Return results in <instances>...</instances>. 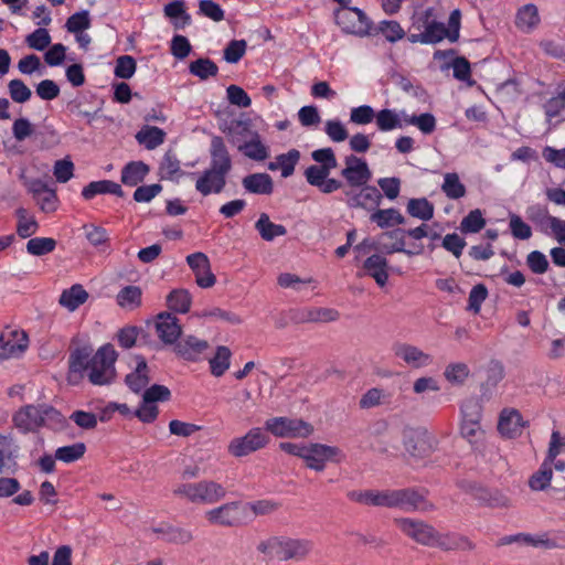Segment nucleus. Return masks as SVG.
Here are the masks:
<instances>
[{"mask_svg":"<svg viewBox=\"0 0 565 565\" xmlns=\"http://www.w3.org/2000/svg\"><path fill=\"white\" fill-rule=\"evenodd\" d=\"M486 225V220L479 209L472 210L460 223V231L463 234L478 233Z\"/></svg>","mask_w":565,"mask_h":565,"instance_id":"obj_55","label":"nucleus"},{"mask_svg":"<svg viewBox=\"0 0 565 565\" xmlns=\"http://www.w3.org/2000/svg\"><path fill=\"white\" fill-rule=\"evenodd\" d=\"M142 291L138 286L124 287L116 297L117 305L126 310H134L141 305Z\"/></svg>","mask_w":565,"mask_h":565,"instance_id":"obj_43","label":"nucleus"},{"mask_svg":"<svg viewBox=\"0 0 565 565\" xmlns=\"http://www.w3.org/2000/svg\"><path fill=\"white\" fill-rule=\"evenodd\" d=\"M14 426L22 433L35 431L40 427L57 429L64 426V416L50 405H26L13 415Z\"/></svg>","mask_w":565,"mask_h":565,"instance_id":"obj_2","label":"nucleus"},{"mask_svg":"<svg viewBox=\"0 0 565 565\" xmlns=\"http://www.w3.org/2000/svg\"><path fill=\"white\" fill-rule=\"evenodd\" d=\"M136 72V61L130 55L119 56L115 65V75L122 79L132 77Z\"/></svg>","mask_w":565,"mask_h":565,"instance_id":"obj_63","label":"nucleus"},{"mask_svg":"<svg viewBox=\"0 0 565 565\" xmlns=\"http://www.w3.org/2000/svg\"><path fill=\"white\" fill-rule=\"evenodd\" d=\"M242 185L247 193L270 195L274 192V182L269 174L264 172L252 173L243 178Z\"/></svg>","mask_w":565,"mask_h":565,"instance_id":"obj_28","label":"nucleus"},{"mask_svg":"<svg viewBox=\"0 0 565 565\" xmlns=\"http://www.w3.org/2000/svg\"><path fill=\"white\" fill-rule=\"evenodd\" d=\"M299 159L300 152L297 149H291L286 153L277 156L276 160L268 164V169L270 171L280 170L281 177L288 178L294 173L295 167L298 163Z\"/></svg>","mask_w":565,"mask_h":565,"instance_id":"obj_32","label":"nucleus"},{"mask_svg":"<svg viewBox=\"0 0 565 565\" xmlns=\"http://www.w3.org/2000/svg\"><path fill=\"white\" fill-rule=\"evenodd\" d=\"M25 43L33 50L43 51L50 45L51 35L45 28H39L25 38Z\"/></svg>","mask_w":565,"mask_h":565,"instance_id":"obj_59","label":"nucleus"},{"mask_svg":"<svg viewBox=\"0 0 565 565\" xmlns=\"http://www.w3.org/2000/svg\"><path fill=\"white\" fill-rule=\"evenodd\" d=\"M367 275H370L380 287H384L388 279L387 273V260L379 255L374 254L367 257L363 265Z\"/></svg>","mask_w":565,"mask_h":565,"instance_id":"obj_30","label":"nucleus"},{"mask_svg":"<svg viewBox=\"0 0 565 565\" xmlns=\"http://www.w3.org/2000/svg\"><path fill=\"white\" fill-rule=\"evenodd\" d=\"M15 215L18 218L17 234L21 238H29L38 232V230H39L38 221L35 220V217L33 215H30V213L24 207H19L15 211Z\"/></svg>","mask_w":565,"mask_h":565,"instance_id":"obj_41","label":"nucleus"},{"mask_svg":"<svg viewBox=\"0 0 565 565\" xmlns=\"http://www.w3.org/2000/svg\"><path fill=\"white\" fill-rule=\"evenodd\" d=\"M396 508L404 511H431L434 505L414 489H396Z\"/></svg>","mask_w":565,"mask_h":565,"instance_id":"obj_22","label":"nucleus"},{"mask_svg":"<svg viewBox=\"0 0 565 565\" xmlns=\"http://www.w3.org/2000/svg\"><path fill=\"white\" fill-rule=\"evenodd\" d=\"M231 356L232 352L227 347H217L214 356L209 361L211 373L216 377L222 376L230 369Z\"/></svg>","mask_w":565,"mask_h":565,"instance_id":"obj_44","label":"nucleus"},{"mask_svg":"<svg viewBox=\"0 0 565 565\" xmlns=\"http://www.w3.org/2000/svg\"><path fill=\"white\" fill-rule=\"evenodd\" d=\"M56 247V241L51 237H34L26 243V252L33 256H43L52 253Z\"/></svg>","mask_w":565,"mask_h":565,"instance_id":"obj_53","label":"nucleus"},{"mask_svg":"<svg viewBox=\"0 0 565 565\" xmlns=\"http://www.w3.org/2000/svg\"><path fill=\"white\" fill-rule=\"evenodd\" d=\"M341 175L351 189L363 186L372 179V172L366 161L354 154L344 158V168L341 170Z\"/></svg>","mask_w":565,"mask_h":565,"instance_id":"obj_12","label":"nucleus"},{"mask_svg":"<svg viewBox=\"0 0 565 565\" xmlns=\"http://www.w3.org/2000/svg\"><path fill=\"white\" fill-rule=\"evenodd\" d=\"M512 543H521L525 545H532V546H543L546 548H554L556 547V544L547 537L546 534L533 536L530 534L519 533L515 535H508L500 540L501 545H509Z\"/></svg>","mask_w":565,"mask_h":565,"instance_id":"obj_33","label":"nucleus"},{"mask_svg":"<svg viewBox=\"0 0 565 565\" xmlns=\"http://www.w3.org/2000/svg\"><path fill=\"white\" fill-rule=\"evenodd\" d=\"M149 172V168L141 161H132L126 164L121 171V182L125 185L135 186L140 183Z\"/></svg>","mask_w":565,"mask_h":565,"instance_id":"obj_37","label":"nucleus"},{"mask_svg":"<svg viewBox=\"0 0 565 565\" xmlns=\"http://www.w3.org/2000/svg\"><path fill=\"white\" fill-rule=\"evenodd\" d=\"M233 136V142L237 145L238 151L245 157L255 160L264 161L268 157V149L262 142L257 132L252 131L247 124L236 121L230 129Z\"/></svg>","mask_w":565,"mask_h":565,"instance_id":"obj_4","label":"nucleus"},{"mask_svg":"<svg viewBox=\"0 0 565 565\" xmlns=\"http://www.w3.org/2000/svg\"><path fill=\"white\" fill-rule=\"evenodd\" d=\"M173 493L191 503L212 505L225 498L226 490L221 483L204 479L180 483L173 489Z\"/></svg>","mask_w":565,"mask_h":565,"instance_id":"obj_3","label":"nucleus"},{"mask_svg":"<svg viewBox=\"0 0 565 565\" xmlns=\"http://www.w3.org/2000/svg\"><path fill=\"white\" fill-rule=\"evenodd\" d=\"M164 138L166 132L154 126H145L136 135L137 141L149 150L162 145L164 142Z\"/></svg>","mask_w":565,"mask_h":565,"instance_id":"obj_38","label":"nucleus"},{"mask_svg":"<svg viewBox=\"0 0 565 565\" xmlns=\"http://www.w3.org/2000/svg\"><path fill=\"white\" fill-rule=\"evenodd\" d=\"M382 239H391L392 242H382V249L386 254L404 253L406 255H419L424 250V246L420 243H413L407 245L405 242L404 230H394L386 232L382 235Z\"/></svg>","mask_w":565,"mask_h":565,"instance_id":"obj_18","label":"nucleus"},{"mask_svg":"<svg viewBox=\"0 0 565 565\" xmlns=\"http://www.w3.org/2000/svg\"><path fill=\"white\" fill-rule=\"evenodd\" d=\"M406 121L407 113L405 110L384 108L376 113L375 122L380 131L402 129L406 127Z\"/></svg>","mask_w":565,"mask_h":565,"instance_id":"obj_26","label":"nucleus"},{"mask_svg":"<svg viewBox=\"0 0 565 565\" xmlns=\"http://www.w3.org/2000/svg\"><path fill=\"white\" fill-rule=\"evenodd\" d=\"M189 71L192 75L205 81L209 77L215 76L218 72V67L210 58H198L190 63Z\"/></svg>","mask_w":565,"mask_h":565,"instance_id":"obj_49","label":"nucleus"},{"mask_svg":"<svg viewBox=\"0 0 565 565\" xmlns=\"http://www.w3.org/2000/svg\"><path fill=\"white\" fill-rule=\"evenodd\" d=\"M417 127L424 135H430L436 129V118L430 113H424L420 115H408L406 126Z\"/></svg>","mask_w":565,"mask_h":565,"instance_id":"obj_54","label":"nucleus"},{"mask_svg":"<svg viewBox=\"0 0 565 565\" xmlns=\"http://www.w3.org/2000/svg\"><path fill=\"white\" fill-rule=\"evenodd\" d=\"M527 426L515 408H504L501 411L498 423L499 433L505 438H516L522 435L523 429Z\"/></svg>","mask_w":565,"mask_h":565,"instance_id":"obj_19","label":"nucleus"},{"mask_svg":"<svg viewBox=\"0 0 565 565\" xmlns=\"http://www.w3.org/2000/svg\"><path fill=\"white\" fill-rule=\"evenodd\" d=\"M265 429L277 438H307L313 433L311 424L300 418L286 416L267 419Z\"/></svg>","mask_w":565,"mask_h":565,"instance_id":"obj_6","label":"nucleus"},{"mask_svg":"<svg viewBox=\"0 0 565 565\" xmlns=\"http://www.w3.org/2000/svg\"><path fill=\"white\" fill-rule=\"evenodd\" d=\"M135 362L136 366L126 375L125 382L132 392L139 393L149 384V367L142 356H136Z\"/></svg>","mask_w":565,"mask_h":565,"instance_id":"obj_29","label":"nucleus"},{"mask_svg":"<svg viewBox=\"0 0 565 565\" xmlns=\"http://www.w3.org/2000/svg\"><path fill=\"white\" fill-rule=\"evenodd\" d=\"M344 458L342 450L334 446L312 443L308 444L305 461L308 468L322 471L327 462H340Z\"/></svg>","mask_w":565,"mask_h":565,"instance_id":"obj_10","label":"nucleus"},{"mask_svg":"<svg viewBox=\"0 0 565 565\" xmlns=\"http://www.w3.org/2000/svg\"><path fill=\"white\" fill-rule=\"evenodd\" d=\"M207 348V341L189 335L175 344L174 351L184 360L195 362L200 360L201 355Z\"/></svg>","mask_w":565,"mask_h":565,"instance_id":"obj_27","label":"nucleus"},{"mask_svg":"<svg viewBox=\"0 0 565 565\" xmlns=\"http://www.w3.org/2000/svg\"><path fill=\"white\" fill-rule=\"evenodd\" d=\"M192 303V296L186 289H173L167 296V306L178 313H186Z\"/></svg>","mask_w":565,"mask_h":565,"instance_id":"obj_42","label":"nucleus"},{"mask_svg":"<svg viewBox=\"0 0 565 565\" xmlns=\"http://www.w3.org/2000/svg\"><path fill=\"white\" fill-rule=\"evenodd\" d=\"M8 90L11 99L18 104L26 103L32 96L31 89L19 78L8 83Z\"/></svg>","mask_w":565,"mask_h":565,"instance_id":"obj_57","label":"nucleus"},{"mask_svg":"<svg viewBox=\"0 0 565 565\" xmlns=\"http://www.w3.org/2000/svg\"><path fill=\"white\" fill-rule=\"evenodd\" d=\"M210 154L211 162L209 168L228 175L232 170V159L221 137L212 139Z\"/></svg>","mask_w":565,"mask_h":565,"instance_id":"obj_23","label":"nucleus"},{"mask_svg":"<svg viewBox=\"0 0 565 565\" xmlns=\"http://www.w3.org/2000/svg\"><path fill=\"white\" fill-rule=\"evenodd\" d=\"M116 360L117 352L109 343L102 345L92 356L85 350H76L70 356V370L83 372L94 385H108L116 376Z\"/></svg>","mask_w":565,"mask_h":565,"instance_id":"obj_1","label":"nucleus"},{"mask_svg":"<svg viewBox=\"0 0 565 565\" xmlns=\"http://www.w3.org/2000/svg\"><path fill=\"white\" fill-rule=\"evenodd\" d=\"M396 526L408 537L417 543L427 545L435 539V530L433 526L414 519L401 518L395 519Z\"/></svg>","mask_w":565,"mask_h":565,"instance_id":"obj_15","label":"nucleus"},{"mask_svg":"<svg viewBox=\"0 0 565 565\" xmlns=\"http://www.w3.org/2000/svg\"><path fill=\"white\" fill-rule=\"evenodd\" d=\"M192 540V532L183 527L167 526L163 531V541L168 543L186 544Z\"/></svg>","mask_w":565,"mask_h":565,"instance_id":"obj_61","label":"nucleus"},{"mask_svg":"<svg viewBox=\"0 0 565 565\" xmlns=\"http://www.w3.org/2000/svg\"><path fill=\"white\" fill-rule=\"evenodd\" d=\"M339 318V312L330 308H301L292 311L291 319L297 323L330 322Z\"/></svg>","mask_w":565,"mask_h":565,"instance_id":"obj_24","label":"nucleus"},{"mask_svg":"<svg viewBox=\"0 0 565 565\" xmlns=\"http://www.w3.org/2000/svg\"><path fill=\"white\" fill-rule=\"evenodd\" d=\"M269 436L259 427L249 429L244 436L233 438L227 447L234 457H244L267 446Z\"/></svg>","mask_w":565,"mask_h":565,"instance_id":"obj_9","label":"nucleus"},{"mask_svg":"<svg viewBox=\"0 0 565 565\" xmlns=\"http://www.w3.org/2000/svg\"><path fill=\"white\" fill-rule=\"evenodd\" d=\"M445 38H449L448 29L444 23L435 21L419 34H412L411 41L428 44L440 42Z\"/></svg>","mask_w":565,"mask_h":565,"instance_id":"obj_35","label":"nucleus"},{"mask_svg":"<svg viewBox=\"0 0 565 565\" xmlns=\"http://www.w3.org/2000/svg\"><path fill=\"white\" fill-rule=\"evenodd\" d=\"M324 132L333 142H342L349 137L348 129L339 119L327 120L324 124Z\"/></svg>","mask_w":565,"mask_h":565,"instance_id":"obj_60","label":"nucleus"},{"mask_svg":"<svg viewBox=\"0 0 565 565\" xmlns=\"http://www.w3.org/2000/svg\"><path fill=\"white\" fill-rule=\"evenodd\" d=\"M403 440L406 451L414 457L423 456L427 450L425 436L412 429L404 430Z\"/></svg>","mask_w":565,"mask_h":565,"instance_id":"obj_45","label":"nucleus"},{"mask_svg":"<svg viewBox=\"0 0 565 565\" xmlns=\"http://www.w3.org/2000/svg\"><path fill=\"white\" fill-rule=\"evenodd\" d=\"M86 451L83 443H75L68 446L58 447L55 450V459L65 463H71L81 459Z\"/></svg>","mask_w":565,"mask_h":565,"instance_id":"obj_51","label":"nucleus"},{"mask_svg":"<svg viewBox=\"0 0 565 565\" xmlns=\"http://www.w3.org/2000/svg\"><path fill=\"white\" fill-rule=\"evenodd\" d=\"M407 213L416 218L427 222L434 216V205L427 199H411L406 206Z\"/></svg>","mask_w":565,"mask_h":565,"instance_id":"obj_46","label":"nucleus"},{"mask_svg":"<svg viewBox=\"0 0 565 565\" xmlns=\"http://www.w3.org/2000/svg\"><path fill=\"white\" fill-rule=\"evenodd\" d=\"M380 32L385 36L388 42H396L405 36V31L396 21H382L379 24Z\"/></svg>","mask_w":565,"mask_h":565,"instance_id":"obj_64","label":"nucleus"},{"mask_svg":"<svg viewBox=\"0 0 565 565\" xmlns=\"http://www.w3.org/2000/svg\"><path fill=\"white\" fill-rule=\"evenodd\" d=\"M509 227L514 238L525 241L532 236L531 226L516 214H510Z\"/></svg>","mask_w":565,"mask_h":565,"instance_id":"obj_62","label":"nucleus"},{"mask_svg":"<svg viewBox=\"0 0 565 565\" xmlns=\"http://www.w3.org/2000/svg\"><path fill=\"white\" fill-rule=\"evenodd\" d=\"M441 190L446 196L451 200H458L466 195V186L455 172H449L444 175Z\"/></svg>","mask_w":565,"mask_h":565,"instance_id":"obj_47","label":"nucleus"},{"mask_svg":"<svg viewBox=\"0 0 565 565\" xmlns=\"http://www.w3.org/2000/svg\"><path fill=\"white\" fill-rule=\"evenodd\" d=\"M469 375V366L462 362L450 363L444 371L445 379L452 385H462Z\"/></svg>","mask_w":565,"mask_h":565,"instance_id":"obj_48","label":"nucleus"},{"mask_svg":"<svg viewBox=\"0 0 565 565\" xmlns=\"http://www.w3.org/2000/svg\"><path fill=\"white\" fill-rule=\"evenodd\" d=\"M392 350L395 358L412 369L427 367L434 361L431 354L411 343L397 342L393 345Z\"/></svg>","mask_w":565,"mask_h":565,"instance_id":"obj_13","label":"nucleus"},{"mask_svg":"<svg viewBox=\"0 0 565 565\" xmlns=\"http://www.w3.org/2000/svg\"><path fill=\"white\" fill-rule=\"evenodd\" d=\"M156 331L162 342L173 344L180 338L182 328L175 316L170 312H161L157 316Z\"/></svg>","mask_w":565,"mask_h":565,"instance_id":"obj_21","label":"nucleus"},{"mask_svg":"<svg viewBox=\"0 0 565 565\" xmlns=\"http://www.w3.org/2000/svg\"><path fill=\"white\" fill-rule=\"evenodd\" d=\"M553 477L551 462L544 461L540 469L531 477L529 486L532 490L540 491L547 488Z\"/></svg>","mask_w":565,"mask_h":565,"instance_id":"obj_50","label":"nucleus"},{"mask_svg":"<svg viewBox=\"0 0 565 565\" xmlns=\"http://www.w3.org/2000/svg\"><path fill=\"white\" fill-rule=\"evenodd\" d=\"M370 218L381 228L393 227L405 222V218L401 212L393 207L376 210L371 214Z\"/></svg>","mask_w":565,"mask_h":565,"instance_id":"obj_40","label":"nucleus"},{"mask_svg":"<svg viewBox=\"0 0 565 565\" xmlns=\"http://www.w3.org/2000/svg\"><path fill=\"white\" fill-rule=\"evenodd\" d=\"M65 28L70 33H78L81 31H85L90 28V17L89 12L86 10H82L72 14L66 23Z\"/></svg>","mask_w":565,"mask_h":565,"instance_id":"obj_58","label":"nucleus"},{"mask_svg":"<svg viewBox=\"0 0 565 565\" xmlns=\"http://www.w3.org/2000/svg\"><path fill=\"white\" fill-rule=\"evenodd\" d=\"M204 518L211 525L239 526L247 523L243 502L234 501L205 511Z\"/></svg>","mask_w":565,"mask_h":565,"instance_id":"obj_7","label":"nucleus"},{"mask_svg":"<svg viewBox=\"0 0 565 565\" xmlns=\"http://www.w3.org/2000/svg\"><path fill=\"white\" fill-rule=\"evenodd\" d=\"M186 263L195 275V281L201 288L214 286L216 279L211 271L210 260L203 253H193L186 257Z\"/></svg>","mask_w":565,"mask_h":565,"instance_id":"obj_20","label":"nucleus"},{"mask_svg":"<svg viewBox=\"0 0 565 565\" xmlns=\"http://www.w3.org/2000/svg\"><path fill=\"white\" fill-rule=\"evenodd\" d=\"M180 172V161L172 152H167L159 167L161 179L174 180Z\"/></svg>","mask_w":565,"mask_h":565,"instance_id":"obj_56","label":"nucleus"},{"mask_svg":"<svg viewBox=\"0 0 565 565\" xmlns=\"http://www.w3.org/2000/svg\"><path fill=\"white\" fill-rule=\"evenodd\" d=\"M164 15L172 20L175 29H183L191 23V15L186 12L184 0H173L164 6Z\"/></svg>","mask_w":565,"mask_h":565,"instance_id":"obj_31","label":"nucleus"},{"mask_svg":"<svg viewBox=\"0 0 565 565\" xmlns=\"http://www.w3.org/2000/svg\"><path fill=\"white\" fill-rule=\"evenodd\" d=\"M359 191L350 189L345 191V202L350 207H362L367 211L375 210L382 200L380 191L375 186L363 185Z\"/></svg>","mask_w":565,"mask_h":565,"instance_id":"obj_16","label":"nucleus"},{"mask_svg":"<svg viewBox=\"0 0 565 565\" xmlns=\"http://www.w3.org/2000/svg\"><path fill=\"white\" fill-rule=\"evenodd\" d=\"M121 194V188L118 183L110 180L93 181L84 186L82 195L85 200H92L98 194Z\"/></svg>","mask_w":565,"mask_h":565,"instance_id":"obj_36","label":"nucleus"},{"mask_svg":"<svg viewBox=\"0 0 565 565\" xmlns=\"http://www.w3.org/2000/svg\"><path fill=\"white\" fill-rule=\"evenodd\" d=\"M337 24L348 34L365 36L370 33L372 22L366 14L353 7L340 8L334 12Z\"/></svg>","mask_w":565,"mask_h":565,"instance_id":"obj_8","label":"nucleus"},{"mask_svg":"<svg viewBox=\"0 0 565 565\" xmlns=\"http://www.w3.org/2000/svg\"><path fill=\"white\" fill-rule=\"evenodd\" d=\"M29 348V337L22 329L6 328L0 333V360L21 356Z\"/></svg>","mask_w":565,"mask_h":565,"instance_id":"obj_11","label":"nucleus"},{"mask_svg":"<svg viewBox=\"0 0 565 565\" xmlns=\"http://www.w3.org/2000/svg\"><path fill=\"white\" fill-rule=\"evenodd\" d=\"M245 515L247 522L256 515H267L278 509V503L271 500H258L255 502L244 503Z\"/></svg>","mask_w":565,"mask_h":565,"instance_id":"obj_52","label":"nucleus"},{"mask_svg":"<svg viewBox=\"0 0 565 565\" xmlns=\"http://www.w3.org/2000/svg\"><path fill=\"white\" fill-rule=\"evenodd\" d=\"M191 175L195 179V190L203 196L218 194L226 185L227 175L210 168L201 173H192Z\"/></svg>","mask_w":565,"mask_h":565,"instance_id":"obj_17","label":"nucleus"},{"mask_svg":"<svg viewBox=\"0 0 565 565\" xmlns=\"http://www.w3.org/2000/svg\"><path fill=\"white\" fill-rule=\"evenodd\" d=\"M255 228L264 241L270 242L278 236H284L287 230L281 224L273 223L266 213H262L255 223Z\"/></svg>","mask_w":565,"mask_h":565,"instance_id":"obj_34","label":"nucleus"},{"mask_svg":"<svg viewBox=\"0 0 565 565\" xmlns=\"http://www.w3.org/2000/svg\"><path fill=\"white\" fill-rule=\"evenodd\" d=\"M540 23L539 8L534 3H526L518 8L514 24L520 32L530 34L539 28Z\"/></svg>","mask_w":565,"mask_h":565,"instance_id":"obj_25","label":"nucleus"},{"mask_svg":"<svg viewBox=\"0 0 565 565\" xmlns=\"http://www.w3.org/2000/svg\"><path fill=\"white\" fill-rule=\"evenodd\" d=\"M258 548L262 552L269 548L270 553L280 561H300L311 551V543L300 539L273 537L266 544H260Z\"/></svg>","mask_w":565,"mask_h":565,"instance_id":"obj_5","label":"nucleus"},{"mask_svg":"<svg viewBox=\"0 0 565 565\" xmlns=\"http://www.w3.org/2000/svg\"><path fill=\"white\" fill-rule=\"evenodd\" d=\"M87 298L88 294L86 290L81 285H74L62 292L60 303L70 311H74L83 305Z\"/></svg>","mask_w":565,"mask_h":565,"instance_id":"obj_39","label":"nucleus"},{"mask_svg":"<svg viewBox=\"0 0 565 565\" xmlns=\"http://www.w3.org/2000/svg\"><path fill=\"white\" fill-rule=\"evenodd\" d=\"M349 498L365 505L396 508V489L353 491Z\"/></svg>","mask_w":565,"mask_h":565,"instance_id":"obj_14","label":"nucleus"}]
</instances>
